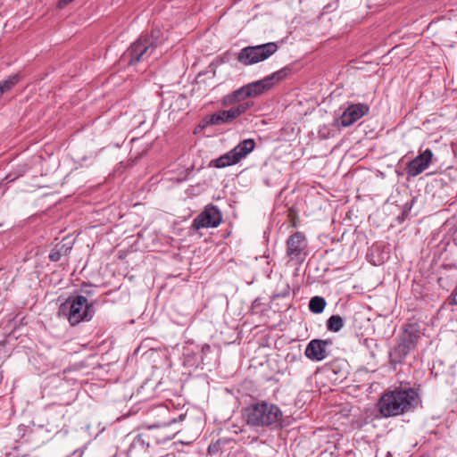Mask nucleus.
Listing matches in <instances>:
<instances>
[{"label":"nucleus","instance_id":"nucleus-26","mask_svg":"<svg viewBox=\"0 0 457 457\" xmlns=\"http://www.w3.org/2000/svg\"><path fill=\"white\" fill-rule=\"evenodd\" d=\"M210 350H211V347H210L209 345H204L203 346V348H202L203 353H205V352L210 351Z\"/></svg>","mask_w":457,"mask_h":457},{"label":"nucleus","instance_id":"nucleus-9","mask_svg":"<svg viewBox=\"0 0 457 457\" xmlns=\"http://www.w3.org/2000/svg\"><path fill=\"white\" fill-rule=\"evenodd\" d=\"M369 112L370 107L366 104H349L340 117L337 118L335 121L339 127H350L363 116L367 115Z\"/></svg>","mask_w":457,"mask_h":457},{"label":"nucleus","instance_id":"nucleus-5","mask_svg":"<svg viewBox=\"0 0 457 457\" xmlns=\"http://www.w3.org/2000/svg\"><path fill=\"white\" fill-rule=\"evenodd\" d=\"M232 94L233 92L225 95L220 100L221 105L229 107V109L218 111L212 115L207 116L204 120L206 125H222L232 123L235 120H237L242 114L245 113L250 108L253 107V102L248 100V98H244L242 100L225 104L224 100L227 96Z\"/></svg>","mask_w":457,"mask_h":457},{"label":"nucleus","instance_id":"nucleus-14","mask_svg":"<svg viewBox=\"0 0 457 457\" xmlns=\"http://www.w3.org/2000/svg\"><path fill=\"white\" fill-rule=\"evenodd\" d=\"M410 353V350L397 342L394 349L389 352L390 364L395 369L396 365L401 364Z\"/></svg>","mask_w":457,"mask_h":457},{"label":"nucleus","instance_id":"nucleus-13","mask_svg":"<svg viewBox=\"0 0 457 457\" xmlns=\"http://www.w3.org/2000/svg\"><path fill=\"white\" fill-rule=\"evenodd\" d=\"M255 147V142L253 139H245L237 145L232 150L234 155H236L238 162L245 158Z\"/></svg>","mask_w":457,"mask_h":457},{"label":"nucleus","instance_id":"nucleus-12","mask_svg":"<svg viewBox=\"0 0 457 457\" xmlns=\"http://www.w3.org/2000/svg\"><path fill=\"white\" fill-rule=\"evenodd\" d=\"M420 337L419 326L417 324H408L403 334L398 337L397 342L408 350L412 351L417 346Z\"/></svg>","mask_w":457,"mask_h":457},{"label":"nucleus","instance_id":"nucleus-24","mask_svg":"<svg viewBox=\"0 0 457 457\" xmlns=\"http://www.w3.org/2000/svg\"><path fill=\"white\" fill-rule=\"evenodd\" d=\"M170 440V436L165 433L160 434L159 437L157 438V443H164Z\"/></svg>","mask_w":457,"mask_h":457},{"label":"nucleus","instance_id":"nucleus-19","mask_svg":"<svg viewBox=\"0 0 457 457\" xmlns=\"http://www.w3.org/2000/svg\"><path fill=\"white\" fill-rule=\"evenodd\" d=\"M345 322L341 316L332 315L327 320V328L331 332H338L344 327Z\"/></svg>","mask_w":457,"mask_h":457},{"label":"nucleus","instance_id":"nucleus-27","mask_svg":"<svg viewBox=\"0 0 457 457\" xmlns=\"http://www.w3.org/2000/svg\"><path fill=\"white\" fill-rule=\"evenodd\" d=\"M73 0H62L61 2H62L63 4H69L71 2H72Z\"/></svg>","mask_w":457,"mask_h":457},{"label":"nucleus","instance_id":"nucleus-17","mask_svg":"<svg viewBox=\"0 0 457 457\" xmlns=\"http://www.w3.org/2000/svg\"><path fill=\"white\" fill-rule=\"evenodd\" d=\"M163 39V33L159 28H154L151 31V35L148 38L145 37V54L149 47L158 46Z\"/></svg>","mask_w":457,"mask_h":457},{"label":"nucleus","instance_id":"nucleus-15","mask_svg":"<svg viewBox=\"0 0 457 457\" xmlns=\"http://www.w3.org/2000/svg\"><path fill=\"white\" fill-rule=\"evenodd\" d=\"M237 163H238V161L236 155H234L232 150L220 155L219 158L211 161V166H213L218 169L226 168Z\"/></svg>","mask_w":457,"mask_h":457},{"label":"nucleus","instance_id":"nucleus-16","mask_svg":"<svg viewBox=\"0 0 457 457\" xmlns=\"http://www.w3.org/2000/svg\"><path fill=\"white\" fill-rule=\"evenodd\" d=\"M128 54L130 56L129 64H135L138 62L143 56V46L141 38L139 37L128 50Z\"/></svg>","mask_w":457,"mask_h":457},{"label":"nucleus","instance_id":"nucleus-18","mask_svg":"<svg viewBox=\"0 0 457 457\" xmlns=\"http://www.w3.org/2000/svg\"><path fill=\"white\" fill-rule=\"evenodd\" d=\"M326 300L322 296H313L309 302V309L315 314L321 313L326 307Z\"/></svg>","mask_w":457,"mask_h":457},{"label":"nucleus","instance_id":"nucleus-25","mask_svg":"<svg viewBox=\"0 0 457 457\" xmlns=\"http://www.w3.org/2000/svg\"><path fill=\"white\" fill-rule=\"evenodd\" d=\"M156 411L158 415H166L169 412L168 410L163 406H159Z\"/></svg>","mask_w":457,"mask_h":457},{"label":"nucleus","instance_id":"nucleus-21","mask_svg":"<svg viewBox=\"0 0 457 457\" xmlns=\"http://www.w3.org/2000/svg\"><path fill=\"white\" fill-rule=\"evenodd\" d=\"M19 80V77L17 75L12 76L2 82H0V96L4 93L10 90Z\"/></svg>","mask_w":457,"mask_h":457},{"label":"nucleus","instance_id":"nucleus-23","mask_svg":"<svg viewBox=\"0 0 457 457\" xmlns=\"http://www.w3.org/2000/svg\"><path fill=\"white\" fill-rule=\"evenodd\" d=\"M448 302L451 305H457V288L451 294Z\"/></svg>","mask_w":457,"mask_h":457},{"label":"nucleus","instance_id":"nucleus-20","mask_svg":"<svg viewBox=\"0 0 457 457\" xmlns=\"http://www.w3.org/2000/svg\"><path fill=\"white\" fill-rule=\"evenodd\" d=\"M71 248L65 247L64 245H56L49 253V259L52 262H58L62 254H66Z\"/></svg>","mask_w":457,"mask_h":457},{"label":"nucleus","instance_id":"nucleus-10","mask_svg":"<svg viewBox=\"0 0 457 457\" xmlns=\"http://www.w3.org/2000/svg\"><path fill=\"white\" fill-rule=\"evenodd\" d=\"M433 158V153L430 149H426L414 159L410 161L405 167V171L408 177H417L426 170Z\"/></svg>","mask_w":457,"mask_h":457},{"label":"nucleus","instance_id":"nucleus-4","mask_svg":"<svg viewBox=\"0 0 457 457\" xmlns=\"http://www.w3.org/2000/svg\"><path fill=\"white\" fill-rule=\"evenodd\" d=\"M59 313L65 316L71 326L92 319L94 311L83 295L70 296L59 308Z\"/></svg>","mask_w":457,"mask_h":457},{"label":"nucleus","instance_id":"nucleus-2","mask_svg":"<svg viewBox=\"0 0 457 457\" xmlns=\"http://www.w3.org/2000/svg\"><path fill=\"white\" fill-rule=\"evenodd\" d=\"M243 417L246 424L253 428H270L282 420L279 407L267 401H258L244 409Z\"/></svg>","mask_w":457,"mask_h":457},{"label":"nucleus","instance_id":"nucleus-1","mask_svg":"<svg viewBox=\"0 0 457 457\" xmlns=\"http://www.w3.org/2000/svg\"><path fill=\"white\" fill-rule=\"evenodd\" d=\"M420 403L419 389L401 383L399 386L382 394L378 402V409L382 417L390 418L412 411Z\"/></svg>","mask_w":457,"mask_h":457},{"label":"nucleus","instance_id":"nucleus-22","mask_svg":"<svg viewBox=\"0 0 457 457\" xmlns=\"http://www.w3.org/2000/svg\"><path fill=\"white\" fill-rule=\"evenodd\" d=\"M173 421H167V420H160L157 423H149L145 422V427H146L149 430L153 428H159L162 430L166 429Z\"/></svg>","mask_w":457,"mask_h":457},{"label":"nucleus","instance_id":"nucleus-7","mask_svg":"<svg viewBox=\"0 0 457 457\" xmlns=\"http://www.w3.org/2000/svg\"><path fill=\"white\" fill-rule=\"evenodd\" d=\"M286 255L290 262H303L308 255V240L303 232L296 231L287 240Z\"/></svg>","mask_w":457,"mask_h":457},{"label":"nucleus","instance_id":"nucleus-8","mask_svg":"<svg viewBox=\"0 0 457 457\" xmlns=\"http://www.w3.org/2000/svg\"><path fill=\"white\" fill-rule=\"evenodd\" d=\"M221 220L222 215L220 209L215 205L209 204L194 219L191 228L199 230L201 228H217Z\"/></svg>","mask_w":457,"mask_h":457},{"label":"nucleus","instance_id":"nucleus-6","mask_svg":"<svg viewBox=\"0 0 457 457\" xmlns=\"http://www.w3.org/2000/svg\"><path fill=\"white\" fill-rule=\"evenodd\" d=\"M278 49V46L275 42L249 46L240 50L237 59L240 63L249 66L267 60L270 56L274 54Z\"/></svg>","mask_w":457,"mask_h":457},{"label":"nucleus","instance_id":"nucleus-3","mask_svg":"<svg viewBox=\"0 0 457 457\" xmlns=\"http://www.w3.org/2000/svg\"><path fill=\"white\" fill-rule=\"evenodd\" d=\"M290 71L288 67H284L262 79L248 83L234 90L232 95L226 97L224 104H231L244 98L260 96L270 89L275 83L284 79L289 74Z\"/></svg>","mask_w":457,"mask_h":457},{"label":"nucleus","instance_id":"nucleus-28","mask_svg":"<svg viewBox=\"0 0 457 457\" xmlns=\"http://www.w3.org/2000/svg\"><path fill=\"white\" fill-rule=\"evenodd\" d=\"M140 349V346H138L137 349H136V353H137Z\"/></svg>","mask_w":457,"mask_h":457},{"label":"nucleus","instance_id":"nucleus-11","mask_svg":"<svg viewBox=\"0 0 457 457\" xmlns=\"http://www.w3.org/2000/svg\"><path fill=\"white\" fill-rule=\"evenodd\" d=\"M332 345L331 340L312 339L304 351L305 356L313 361H320L328 356V346Z\"/></svg>","mask_w":457,"mask_h":457}]
</instances>
